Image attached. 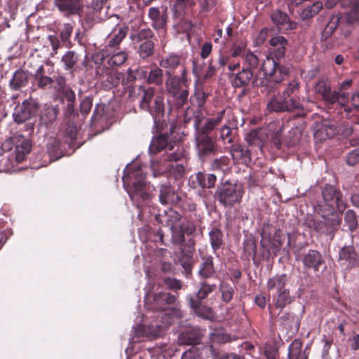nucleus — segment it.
<instances>
[{
  "mask_svg": "<svg viewBox=\"0 0 359 359\" xmlns=\"http://www.w3.org/2000/svg\"><path fill=\"white\" fill-rule=\"evenodd\" d=\"M177 301V297L168 292H161L156 294L154 302L156 309H165L168 306L174 305Z\"/></svg>",
  "mask_w": 359,
  "mask_h": 359,
  "instance_id": "4be33fe9",
  "label": "nucleus"
},
{
  "mask_svg": "<svg viewBox=\"0 0 359 359\" xmlns=\"http://www.w3.org/2000/svg\"><path fill=\"white\" fill-rule=\"evenodd\" d=\"M73 32V25L70 23H65L60 30V37L61 41L68 46L70 44L69 38Z\"/></svg>",
  "mask_w": 359,
  "mask_h": 359,
  "instance_id": "5fc2aeb1",
  "label": "nucleus"
},
{
  "mask_svg": "<svg viewBox=\"0 0 359 359\" xmlns=\"http://www.w3.org/2000/svg\"><path fill=\"white\" fill-rule=\"evenodd\" d=\"M164 98L163 95H157L154 97L152 102L149 104V109H144L149 112L155 118L163 116L165 111Z\"/></svg>",
  "mask_w": 359,
  "mask_h": 359,
  "instance_id": "cd10ccee",
  "label": "nucleus"
},
{
  "mask_svg": "<svg viewBox=\"0 0 359 359\" xmlns=\"http://www.w3.org/2000/svg\"><path fill=\"white\" fill-rule=\"evenodd\" d=\"M58 111L54 107H47L43 109L41 114V119L45 124L54 121L57 116Z\"/></svg>",
  "mask_w": 359,
  "mask_h": 359,
  "instance_id": "a18cd8bd",
  "label": "nucleus"
},
{
  "mask_svg": "<svg viewBox=\"0 0 359 359\" xmlns=\"http://www.w3.org/2000/svg\"><path fill=\"white\" fill-rule=\"evenodd\" d=\"M335 134V128L330 125L329 121H324L320 123H317L316 131L314 133L315 138L322 141L327 138H331Z\"/></svg>",
  "mask_w": 359,
  "mask_h": 359,
  "instance_id": "b1692460",
  "label": "nucleus"
},
{
  "mask_svg": "<svg viewBox=\"0 0 359 359\" xmlns=\"http://www.w3.org/2000/svg\"><path fill=\"white\" fill-rule=\"evenodd\" d=\"M192 257L193 252L191 250H187V252H183L182 257L180 258V262H181L182 267L187 272L191 271Z\"/></svg>",
  "mask_w": 359,
  "mask_h": 359,
  "instance_id": "052dcab7",
  "label": "nucleus"
},
{
  "mask_svg": "<svg viewBox=\"0 0 359 359\" xmlns=\"http://www.w3.org/2000/svg\"><path fill=\"white\" fill-rule=\"evenodd\" d=\"M323 201L315 206L316 212L322 218H326L332 213L343 212L346 208V202L341 191L334 186L326 184L322 189Z\"/></svg>",
  "mask_w": 359,
  "mask_h": 359,
  "instance_id": "7ed1b4c3",
  "label": "nucleus"
},
{
  "mask_svg": "<svg viewBox=\"0 0 359 359\" xmlns=\"http://www.w3.org/2000/svg\"><path fill=\"white\" fill-rule=\"evenodd\" d=\"M128 30V28L126 27H116L107 37L108 46L115 47L118 46L126 37Z\"/></svg>",
  "mask_w": 359,
  "mask_h": 359,
  "instance_id": "393cba45",
  "label": "nucleus"
},
{
  "mask_svg": "<svg viewBox=\"0 0 359 359\" xmlns=\"http://www.w3.org/2000/svg\"><path fill=\"white\" fill-rule=\"evenodd\" d=\"M196 0H175L173 6V11L175 16L180 17L188 8L191 7L195 4Z\"/></svg>",
  "mask_w": 359,
  "mask_h": 359,
  "instance_id": "37998d69",
  "label": "nucleus"
},
{
  "mask_svg": "<svg viewBox=\"0 0 359 359\" xmlns=\"http://www.w3.org/2000/svg\"><path fill=\"white\" fill-rule=\"evenodd\" d=\"M34 79L39 88H45L52 84L53 79L46 75V71L43 65L38 67L34 74Z\"/></svg>",
  "mask_w": 359,
  "mask_h": 359,
  "instance_id": "f704fd0d",
  "label": "nucleus"
},
{
  "mask_svg": "<svg viewBox=\"0 0 359 359\" xmlns=\"http://www.w3.org/2000/svg\"><path fill=\"white\" fill-rule=\"evenodd\" d=\"M215 288L216 285L215 284L210 285L205 282L201 283V287L196 294V300L201 301L204 299L210 293L212 292Z\"/></svg>",
  "mask_w": 359,
  "mask_h": 359,
  "instance_id": "6e6d98bb",
  "label": "nucleus"
},
{
  "mask_svg": "<svg viewBox=\"0 0 359 359\" xmlns=\"http://www.w3.org/2000/svg\"><path fill=\"white\" fill-rule=\"evenodd\" d=\"M274 299L276 307L282 309L291 304L294 300V297L290 294V291L285 289L277 293Z\"/></svg>",
  "mask_w": 359,
  "mask_h": 359,
  "instance_id": "e433bc0d",
  "label": "nucleus"
},
{
  "mask_svg": "<svg viewBox=\"0 0 359 359\" xmlns=\"http://www.w3.org/2000/svg\"><path fill=\"white\" fill-rule=\"evenodd\" d=\"M138 90L140 93L142 94V98L140 103L141 109H149V104L152 102L156 93V89L154 87H145L144 86H139Z\"/></svg>",
  "mask_w": 359,
  "mask_h": 359,
  "instance_id": "a878e982",
  "label": "nucleus"
},
{
  "mask_svg": "<svg viewBox=\"0 0 359 359\" xmlns=\"http://www.w3.org/2000/svg\"><path fill=\"white\" fill-rule=\"evenodd\" d=\"M287 281V279L285 274L276 275L269 279L267 288L269 290H276V292L278 293L281 290L286 289Z\"/></svg>",
  "mask_w": 359,
  "mask_h": 359,
  "instance_id": "c756f323",
  "label": "nucleus"
},
{
  "mask_svg": "<svg viewBox=\"0 0 359 359\" xmlns=\"http://www.w3.org/2000/svg\"><path fill=\"white\" fill-rule=\"evenodd\" d=\"M28 83L27 72L22 69H18L13 74L10 86L13 90H18L25 86Z\"/></svg>",
  "mask_w": 359,
  "mask_h": 359,
  "instance_id": "7c9ffc66",
  "label": "nucleus"
},
{
  "mask_svg": "<svg viewBox=\"0 0 359 359\" xmlns=\"http://www.w3.org/2000/svg\"><path fill=\"white\" fill-rule=\"evenodd\" d=\"M219 291L222 294V300L225 303H229L233 297L235 288L227 283L222 282L219 285Z\"/></svg>",
  "mask_w": 359,
  "mask_h": 359,
  "instance_id": "c03bdc74",
  "label": "nucleus"
},
{
  "mask_svg": "<svg viewBox=\"0 0 359 359\" xmlns=\"http://www.w3.org/2000/svg\"><path fill=\"white\" fill-rule=\"evenodd\" d=\"M149 17L152 20L153 27L159 29L163 28L167 22V15L165 13L161 14L158 8L151 7L149 9Z\"/></svg>",
  "mask_w": 359,
  "mask_h": 359,
  "instance_id": "c85d7f7f",
  "label": "nucleus"
},
{
  "mask_svg": "<svg viewBox=\"0 0 359 359\" xmlns=\"http://www.w3.org/2000/svg\"><path fill=\"white\" fill-rule=\"evenodd\" d=\"M230 160L227 156H222L219 158L215 159L211 164L213 170L222 171L227 170L229 168Z\"/></svg>",
  "mask_w": 359,
  "mask_h": 359,
  "instance_id": "13d9d810",
  "label": "nucleus"
},
{
  "mask_svg": "<svg viewBox=\"0 0 359 359\" xmlns=\"http://www.w3.org/2000/svg\"><path fill=\"white\" fill-rule=\"evenodd\" d=\"M269 43L271 46V53L273 56L271 59L278 61L284 57L285 54V46L287 44V40L282 36L272 37Z\"/></svg>",
  "mask_w": 359,
  "mask_h": 359,
  "instance_id": "2eb2a0df",
  "label": "nucleus"
},
{
  "mask_svg": "<svg viewBox=\"0 0 359 359\" xmlns=\"http://www.w3.org/2000/svg\"><path fill=\"white\" fill-rule=\"evenodd\" d=\"M341 17L339 15H332L327 24L326 25L324 31L323 32V36L325 38H327L329 36H330L333 32L336 29L337 27L339 21L341 20Z\"/></svg>",
  "mask_w": 359,
  "mask_h": 359,
  "instance_id": "3c124183",
  "label": "nucleus"
},
{
  "mask_svg": "<svg viewBox=\"0 0 359 359\" xmlns=\"http://www.w3.org/2000/svg\"><path fill=\"white\" fill-rule=\"evenodd\" d=\"M243 251L247 259H255L257 253L255 241L252 238L247 239L243 244Z\"/></svg>",
  "mask_w": 359,
  "mask_h": 359,
  "instance_id": "8fccbe9b",
  "label": "nucleus"
},
{
  "mask_svg": "<svg viewBox=\"0 0 359 359\" xmlns=\"http://www.w3.org/2000/svg\"><path fill=\"white\" fill-rule=\"evenodd\" d=\"M216 176L213 174L198 172L190 177L189 182L193 187L212 188L215 186Z\"/></svg>",
  "mask_w": 359,
  "mask_h": 359,
  "instance_id": "6ab92c4d",
  "label": "nucleus"
},
{
  "mask_svg": "<svg viewBox=\"0 0 359 359\" xmlns=\"http://www.w3.org/2000/svg\"><path fill=\"white\" fill-rule=\"evenodd\" d=\"M182 57L176 53H170L168 55L161 57L159 60V65L168 71L171 72L181 65Z\"/></svg>",
  "mask_w": 359,
  "mask_h": 359,
  "instance_id": "bb28decb",
  "label": "nucleus"
},
{
  "mask_svg": "<svg viewBox=\"0 0 359 359\" xmlns=\"http://www.w3.org/2000/svg\"><path fill=\"white\" fill-rule=\"evenodd\" d=\"M215 273L212 257L206 258L201 264L199 274L203 278H209Z\"/></svg>",
  "mask_w": 359,
  "mask_h": 359,
  "instance_id": "de8ad7c7",
  "label": "nucleus"
},
{
  "mask_svg": "<svg viewBox=\"0 0 359 359\" xmlns=\"http://www.w3.org/2000/svg\"><path fill=\"white\" fill-rule=\"evenodd\" d=\"M302 262L305 267L317 271L319 270L320 266L324 262V260L318 251L309 250L304 256Z\"/></svg>",
  "mask_w": 359,
  "mask_h": 359,
  "instance_id": "412c9836",
  "label": "nucleus"
},
{
  "mask_svg": "<svg viewBox=\"0 0 359 359\" xmlns=\"http://www.w3.org/2000/svg\"><path fill=\"white\" fill-rule=\"evenodd\" d=\"M345 224L351 231L355 230L358 225V221L355 212L352 210H348L344 215Z\"/></svg>",
  "mask_w": 359,
  "mask_h": 359,
  "instance_id": "09e8293b",
  "label": "nucleus"
},
{
  "mask_svg": "<svg viewBox=\"0 0 359 359\" xmlns=\"http://www.w3.org/2000/svg\"><path fill=\"white\" fill-rule=\"evenodd\" d=\"M201 339V334L195 330L187 331L180 334L179 341L184 344H197Z\"/></svg>",
  "mask_w": 359,
  "mask_h": 359,
  "instance_id": "79ce46f5",
  "label": "nucleus"
},
{
  "mask_svg": "<svg viewBox=\"0 0 359 359\" xmlns=\"http://www.w3.org/2000/svg\"><path fill=\"white\" fill-rule=\"evenodd\" d=\"M61 61L64 64L66 70L72 71L79 61V55L76 52L69 50L62 57Z\"/></svg>",
  "mask_w": 359,
  "mask_h": 359,
  "instance_id": "ea45409f",
  "label": "nucleus"
},
{
  "mask_svg": "<svg viewBox=\"0 0 359 359\" xmlns=\"http://www.w3.org/2000/svg\"><path fill=\"white\" fill-rule=\"evenodd\" d=\"M266 108L273 112L292 111L302 109V105L294 98L289 99L282 94L272 97L267 102Z\"/></svg>",
  "mask_w": 359,
  "mask_h": 359,
  "instance_id": "6e6552de",
  "label": "nucleus"
},
{
  "mask_svg": "<svg viewBox=\"0 0 359 359\" xmlns=\"http://www.w3.org/2000/svg\"><path fill=\"white\" fill-rule=\"evenodd\" d=\"M231 156L233 160H242L245 163L251 160L249 151L241 144H233L231 149Z\"/></svg>",
  "mask_w": 359,
  "mask_h": 359,
  "instance_id": "72a5a7b5",
  "label": "nucleus"
},
{
  "mask_svg": "<svg viewBox=\"0 0 359 359\" xmlns=\"http://www.w3.org/2000/svg\"><path fill=\"white\" fill-rule=\"evenodd\" d=\"M167 78L165 82V89L170 95H175L183 86H187V70L185 67H182L181 75H173L170 71H166Z\"/></svg>",
  "mask_w": 359,
  "mask_h": 359,
  "instance_id": "9b49d317",
  "label": "nucleus"
},
{
  "mask_svg": "<svg viewBox=\"0 0 359 359\" xmlns=\"http://www.w3.org/2000/svg\"><path fill=\"white\" fill-rule=\"evenodd\" d=\"M323 8V3L316 1L313 5L309 6L304 8L300 13V18L305 20L314 17Z\"/></svg>",
  "mask_w": 359,
  "mask_h": 359,
  "instance_id": "a19ab883",
  "label": "nucleus"
},
{
  "mask_svg": "<svg viewBox=\"0 0 359 359\" xmlns=\"http://www.w3.org/2000/svg\"><path fill=\"white\" fill-rule=\"evenodd\" d=\"M122 180L125 187L132 184V187L128 189L132 200L147 201L151 198V194L147 186L146 175L140 167L135 165L127 166Z\"/></svg>",
  "mask_w": 359,
  "mask_h": 359,
  "instance_id": "f257e3e1",
  "label": "nucleus"
},
{
  "mask_svg": "<svg viewBox=\"0 0 359 359\" xmlns=\"http://www.w3.org/2000/svg\"><path fill=\"white\" fill-rule=\"evenodd\" d=\"M152 34H153V33L151 29H142L137 34H132L130 36V38L133 41L140 42L144 39L148 40V39H149L152 36Z\"/></svg>",
  "mask_w": 359,
  "mask_h": 359,
  "instance_id": "338daca9",
  "label": "nucleus"
},
{
  "mask_svg": "<svg viewBox=\"0 0 359 359\" xmlns=\"http://www.w3.org/2000/svg\"><path fill=\"white\" fill-rule=\"evenodd\" d=\"M159 199L163 205H175L180 202V197L171 186L162 184L160 188Z\"/></svg>",
  "mask_w": 359,
  "mask_h": 359,
  "instance_id": "aec40b11",
  "label": "nucleus"
},
{
  "mask_svg": "<svg viewBox=\"0 0 359 359\" xmlns=\"http://www.w3.org/2000/svg\"><path fill=\"white\" fill-rule=\"evenodd\" d=\"M39 109L36 100L32 98L25 100L21 104L15 107L13 114L14 121L20 123L35 116Z\"/></svg>",
  "mask_w": 359,
  "mask_h": 359,
  "instance_id": "9d476101",
  "label": "nucleus"
},
{
  "mask_svg": "<svg viewBox=\"0 0 359 359\" xmlns=\"http://www.w3.org/2000/svg\"><path fill=\"white\" fill-rule=\"evenodd\" d=\"M55 5L65 16L78 14L81 8L79 0H55Z\"/></svg>",
  "mask_w": 359,
  "mask_h": 359,
  "instance_id": "a211bd4d",
  "label": "nucleus"
},
{
  "mask_svg": "<svg viewBox=\"0 0 359 359\" xmlns=\"http://www.w3.org/2000/svg\"><path fill=\"white\" fill-rule=\"evenodd\" d=\"M359 162V149H355L348 153L346 156V163L349 165H355Z\"/></svg>",
  "mask_w": 359,
  "mask_h": 359,
  "instance_id": "774afa93",
  "label": "nucleus"
},
{
  "mask_svg": "<svg viewBox=\"0 0 359 359\" xmlns=\"http://www.w3.org/2000/svg\"><path fill=\"white\" fill-rule=\"evenodd\" d=\"M163 71L159 67H154L149 72L147 83L161 86L163 83Z\"/></svg>",
  "mask_w": 359,
  "mask_h": 359,
  "instance_id": "4c0bfd02",
  "label": "nucleus"
},
{
  "mask_svg": "<svg viewBox=\"0 0 359 359\" xmlns=\"http://www.w3.org/2000/svg\"><path fill=\"white\" fill-rule=\"evenodd\" d=\"M138 53L143 59L149 57L154 53V43L151 40H146L140 44Z\"/></svg>",
  "mask_w": 359,
  "mask_h": 359,
  "instance_id": "864d4df0",
  "label": "nucleus"
},
{
  "mask_svg": "<svg viewBox=\"0 0 359 359\" xmlns=\"http://www.w3.org/2000/svg\"><path fill=\"white\" fill-rule=\"evenodd\" d=\"M168 135L164 134H161L154 137L149 145V151L155 154L167 148L169 149V151L172 150L174 149V146L168 144Z\"/></svg>",
  "mask_w": 359,
  "mask_h": 359,
  "instance_id": "5701e85b",
  "label": "nucleus"
},
{
  "mask_svg": "<svg viewBox=\"0 0 359 359\" xmlns=\"http://www.w3.org/2000/svg\"><path fill=\"white\" fill-rule=\"evenodd\" d=\"M243 194L241 184L226 182L219 187L215 193V198L225 207H232L241 202Z\"/></svg>",
  "mask_w": 359,
  "mask_h": 359,
  "instance_id": "20e7f679",
  "label": "nucleus"
},
{
  "mask_svg": "<svg viewBox=\"0 0 359 359\" xmlns=\"http://www.w3.org/2000/svg\"><path fill=\"white\" fill-rule=\"evenodd\" d=\"M197 149L200 155L213 154L217 151L215 142L208 135L198 134L196 137Z\"/></svg>",
  "mask_w": 359,
  "mask_h": 359,
  "instance_id": "f3484780",
  "label": "nucleus"
},
{
  "mask_svg": "<svg viewBox=\"0 0 359 359\" xmlns=\"http://www.w3.org/2000/svg\"><path fill=\"white\" fill-rule=\"evenodd\" d=\"M224 111H221L216 117L208 118L204 125L201 126V120L198 117L194 118V127L198 130V134L208 135V133L213 130L215 127L219 125L223 119Z\"/></svg>",
  "mask_w": 359,
  "mask_h": 359,
  "instance_id": "4468645a",
  "label": "nucleus"
},
{
  "mask_svg": "<svg viewBox=\"0 0 359 359\" xmlns=\"http://www.w3.org/2000/svg\"><path fill=\"white\" fill-rule=\"evenodd\" d=\"M341 223V218L337 213H332L323 220H313L310 227L313 228L317 232L330 236L332 239Z\"/></svg>",
  "mask_w": 359,
  "mask_h": 359,
  "instance_id": "423d86ee",
  "label": "nucleus"
},
{
  "mask_svg": "<svg viewBox=\"0 0 359 359\" xmlns=\"http://www.w3.org/2000/svg\"><path fill=\"white\" fill-rule=\"evenodd\" d=\"M302 344L300 340L295 339L289 346V359H307L305 352L302 351Z\"/></svg>",
  "mask_w": 359,
  "mask_h": 359,
  "instance_id": "c9c22d12",
  "label": "nucleus"
},
{
  "mask_svg": "<svg viewBox=\"0 0 359 359\" xmlns=\"http://www.w3.org/2000/svg\"><path fill=\"white\" fill-rule=\"evenodd\" d=\"M245 60L249 66L248 68H250L251 70L252 69L257 68L259 63L258 57L251 51H248L245 54Z\"/></svg>",
  "mask_w": 359,
  "mask_h": 359,
  "instance_id": "69168bd1",
  "label": "nucleus"
},
{
  "mask_svg": "<svg viewBox=\"0 0 359 359\" xmlns=\"http://www.w3.org/2000/svg\"><path fill=\"white\" fill-rule=\"evenodd\" d=\"M253 75V72L250 68H243L238 72L231 74L230 76L231 84L235 88H246L251 83L255 85Z\"/></svg>",
  "mask_w": 359,
  "mask_h": 359,
  "instance_id": "f8f14e48",
  "label": "nucleus"
},
{
  "mask_svg": "<svg viewBox=\"0 0 359 359\" xmlns=\"http://www.w3.org/2000/svg\"><path fill=\"white\" fill-rule=\"evenodd\" d=\"M285 240V236L283 233V232L280 230L276 231L271 241L273 251L275 253L279 250L280 248L283 245Z\"/></svg>",
  "mask_w": 359,
  "mask_h": 359,
  "instance_id": "4d7b16f0",
  "label": "nucleus"
},
{
  "mask_svg": "<svg viewBox=\"0 0 359 359\" xmlns=\"http://www.w3.org/2000/svg\"><path fill=\"white\" fill-rule=\"evenodd\" d=\"M264 78L256 79L255 86L261 87V92L266 94L275 90V84L281 82L289 72L288 67L275 61L266 59L262 64Z\"/></svg>",
  "mask_w": 359,
  "mask_h": 359,
  "instance_id": "f03ea898",
  "label": "nucleus"
},
{
  "mask_svg": "<svg viewBox=\"0 0 359 359\" xmlns=\"http://www.w3.org/2000/svg\"><path fill=\"white\" fill-rule=\"evenodd\" d=\"M339 4L342 8L351 6V11L346 15V19L348 22L359 20V0L353 4L352 0H339Z\"/></svg>",
  "mask_w": 359,
  "mask_h": 359,
  "instance_id": "2f4dec72",
  "label": "nucleus"
},
{
  "mask_svg": "<svg viewBox=\"0 0 359 359\" xmlns=\"http://www.w3.org/2000/svg\"><path fill=\"white\" fill-rule=\"evenodd\" d=\"M273 22L278 27L280 31L285 32L295 29L297 24L290 20L288 15L280 10L275 11L271 16Z\"/></svg>",
  "mask_w": 359,
  "mask_h": 359,
  "instance_id": "dca6fc26",
  "label": "nucleus"
},
{
  "mask_svg": "<svg viewBox=\"0 0 359 359\" xmlns=\"http://www.w3.org/2000/svg\"><path fill=\"white\" fill-rule=\"evenodd\" d=\"M209 237L211 246L214 252H216L223 243V233L218 228L213 227L209 232Z\"/></svg>",
  "mask_w": 359,
  "mask_h": 359,
  "instance_id": "58836bf2",
  "label": "nucleus"
},
{
  "mask_svg": "<svg viewBox=\"0 0 359 359\" xmlns=\"http://www.w3.org/2000/svg\"><path fill=\"white\" fill-rule=\"evenodd\" d=\"M175 148L167 152L166 158L170 161H177L184 156V150L180 145H176Z\"/></svg>",
  "mask_w": 359,
  "mask_h": 359,
  "instance_id": "e2e57ef3",
  "label": "nucleus"
},
{
  "mask_svg": "<svg viewBox=\"0 0 359 359\" xmlns=\"http://www.w3.org/2000/svg\"><path fill=\"white\" fill-rule=\"evenodd\" d=\"M176 100L177 104L182 107L188 100L189 90L187 88L180 90L175 95H171Z\"/></svg>",
  "mask_w": 359,
  "mask_h": 359,
  "instance_id": "0e129e2a",
  "label": "nucleus"
},
{
  "mask_svg": "<svg viewBox=\"0 0 359 359\" xmlns=\"http://www.w3.org/2000/svg\"><path fill=\"white\" fill-rule=\"evenodd\" d=\"M219 138L224 142L232 143L233 142L232 130L226 125H224L219 130Z\"/></svg>",
  "mask_w": 359,
  "mask_h": 359,
  "instance_id": "680f3d73",
  "label": "nucleus"
},
{
  "mask_svg": "<svg viewBox=\"0 0 359 359\" xmlns=\"http://www.w3.org/2000/svg\"><path fill=\"white\" fill-rule=\"evenodd\" d=\"M314 90L325 102L331 104L338 102L341 104H344L348 99V95L345 93L332 92L329 81L326 79H320L316 83Z\"/></svg>",
  "mask_w": 359,
  "mask_h": 359,
  "instance_id": "39448f33",
  "label": "nucleus"
},
{
  "mask_svg": "<svg viewBox=\"0 0 359 359\" xmlns=\"http://www.w3.org/2000/svg\"><path fill=\"white\" fill-rule=\"evenodd\" d=\"M189 305L196 313L203 318H209L213 316L211 308L203 305L201 301L196 300L193 297L189 298Z\"/></svg>",
  "mask_w": 359,
  "mask_h": 359,
  "instance_id": "473e14b6",
  "label": "nucleus"
},
{
  "mask_svg": "<svg viewBox=\"0 0 359 359\" xmlns=\"http://www.w3.org/2000/svg\"><path fill=\"white\" fill-rule=\"evenodd\" d=\"M128 58V54L125 51H118L112 54L108 60L107 65L109 67L120 66L123 65Z\"/></svg>",
  "mask_w": 359,
  "mask_h": 359,
  "instance_id": "49530a36",
  "label": "nucleus"
},
{
  "mask_svg": "<svg viewBox=\"0 0 359 359\" xmlns=\"http://www.w3.org/2000/svg\"><path fill=\"white\" fill-rule=\"evenodd\" d=\"M96 75L107 88L117 86L123 76L116 69L109 67L105 63H102L97 67Z\"/></svg>",
  "mask_w": 359,
  "mask_h": 359,
  "instance_id": "1a4fd4ad",
  "label": "nucleus"
},
{
  "mask_svg": "<svg viewBox=\"0 0 359 359\" xmlns=\"http://www.w3.org/2000/svg\"><path fill=\"white\" fill-rule=\"evenodd\" d=\"M165 330V325H161L158 321H156L147 327L145 330V334L151 337H159Z\"/></svg>",
  "mask_w": 359,
  "mask_h": 359,
  "instance_id": "603ef678",
  "label": "nucleus"
},
{
  "mask_svg": "<svg viewBox=\"0 0 359 359\" xmlns=\"http://www.w3.org/2000/svg\"><path fill=\"white\" fill-rule=\"evenodd\" d=\"M208 94L201 88H196L194 96L191 97L192 102H196L197 106L201 108L205 102Z\"/></svg>",
  "mask_w": 359,
  "mask_h": 359,
  "instance_id": "bf43d9fd",
  "label": "nucleus"
},
{
  "mask_svg": "<svg viewBox=\"0 0 359 359\" xmlns=\"http://www.w3.org/2000/svg\"><path fill=\"white\" fill-rule=\"evenodd\" d=\"M338 263L344 272H348L359 265V255L353 245H345L340 248Z\"/></svg>",
  "mask_w": 359,
  "mask_h": 359,
  "instance_id": "0eeeda50",
  "label": "nucleus"
},
{
  "mask_svg": "<svg viewBox=\"0 0 359 359\" xmlns=\"http://www.w3.org/2000/svg\"><path fill=\"white\" fill-rule=\"evenodd\" d=\"M11 141L15 147V160L20 163L24 160L25 156L30 152L31 142L21 135L12 137Z\"/></svg>",
  "mask_w": 359,
  "mask_h": 359,
  "instance_id": "ddd939ff",
  "label": "nucleus"
}]
</instances>
